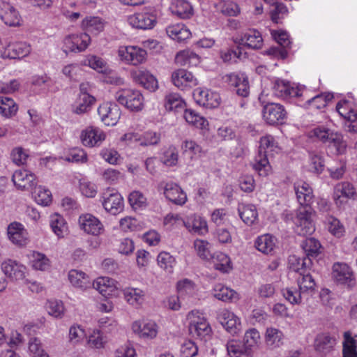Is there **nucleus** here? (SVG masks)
Masks as SVG:
<instances>
[{"mask_svg":"<svg viewBox=\"0 0 357 357\" xmlns=\"http://www.w3.org/2000/svg\"><path fill=\"white\" fill-rule=\"evenodd\" d=\"M198 353V347L191 340L185 341L181 347L180 354L182 357H194Z\"/></svg>","mask_w":357,"mask_h":357,"instance_id":"64","label":"nucleus"},{"mask_svg":"<svg viewBox=\"0 0 357 357\" xmlns=\"http://www.w3.org/2000/svg\"><path fill=\"white\" fill-rule=\"evenodd\" d=\"M8 236L13 243L20 246L26 245L28 240L26 230L22 224L15 222L8 225Z\"/></svg>","mask_w":357,"mask_h":357,"instance_id":"21","label":"nucleus"},{"mask_svg":"<svg viewBox=\"0 0 357 357\" xmlns=\"http://www.w3.org/2000/svg\"><path fill=\"white\" fill-rule=\"evenodd\" d=\"M244 39H245V47L257 50L263 45V39L261 33L255 29H250L244 33Z\"/></svg>","mask_w":357,"mask_h":357,"instance_id":"47","label":"nucleus"},{"mask_svg":"<svg viewBox=\"0 0 357 357\" xmlns=\"http://www.w3.org/2000/svg\"><path fill=\"white\" fill-rule=\"evenodd\" d=\"M177 291L182 299L185 296H191L195 293L194 283L188 279H183L178 282Z\"/></svg>","mask_w":357,"mask_h":357,"instance_id":"58","label":"nucleus"},{"mask_svg":"<svg viewBox=\"0 0 357 357\" xmlns=\"http://www.w3.org/2000/svg\"><path fill=\"white\" fill-rule=\"evenodd\" d=\"M210 243L204 240L197 239L194 242V248L197 255L202 259L209 261L211 257Z\"/></svg>","mask_w":357,"mask_h":357,"instance_id":"57","label":"nucleus"},{"mask_svg":"<svg viewBox=\"0 0 357 357\" xmlns=\"http://www.w3.org/2000/svg\"><path fill=\"white\" fill-rule=\"evenodd\" d=\"M89 66L100 73H107L108 72V66L107 63L100 57L96 56H91L87 59Z\"/></svg>","mask_w":357,"mask_h":357,"instance_id":"62","label":"nucleus"},{"mask_svg":"<svg viewBox=\"0 0 357 357\" xmlns=\"http://www.w3.org/2000/svg\"><path fill=\"white\" fill-rule=\"evenodd\" d=\"M18 107L14 100L8 97L0 96V114L7 118L15 116Z\"/></svg>","mask_w":357,"mask_h":357,"instance_id":"50","label":"nucleus"},{"mask_svg":"<svg viewBox=\"0 0 357 357\" xmlns=\"http://www.w3.org/2000/svg\"><path fill=\"white\" fill-rule=\"evenodd\" d=\"M98 114L105 125L112 126L118 123L121 112L119 107L116 103L107 102L99 106Z\"/></svg>","mask_w":357,"mask_h":357,"instance_id":"9","label":"nucleus"},{"mask_svg":"<svg viewBox=\"0 0 357 357\" xmlns=\"http://www.w3.org/2000/svg\"><path fill=\"white\" fill-rule=\"evenodd\" d=\"M209 260L213 267L222 273H228L231 269L230 259L225 253L220 252H215L211 255Z\"/></svg>","mask_w":357,"mask_h":357,"instance_id":"32","label":"nucleus"},{"mask_svg":"<svg viewBox=\"0 0 357 357\" xmlns=\"http://www.w3.org/2000/svg\"><path fill=\"white\" fill-rule=\"evenodd\" d=\"M343 357H357V335L351 337L350 332L344 333Z\"/></svg>","mask_w":357,"mask_h":357,"instance_id":"41","label":"nucleus"},{"mask_svg":"<svg viewBox=\"0 0 357 357\" xmlns=\"http://www.w3.org/2000/svg\"><path fill=\"white\" fill-rule=\"evenodd\" d=\"M333 98V96L331 93L319 94L308 100L307 102L312 107L320 109L324 108L326 106L328 101L331 100Z\"/></svg>","mask_w":357,"mask_h":357,"instance_id":"61","label":"nucleus"},{"mask_svg":"<svg viewBox=\"0 0 357 357\" xmlns=\"http://www.w3.org/2000/svg\"><path fill=\"white\" fill-rule=\"evenodd\" d=\"M324 224L327 227L328 231L337 238H341L345 233L344 225L340 221L332 215H327L324 220Z\"/></svg>","mask_w":357,"mask_h":357,"instance_id":"44","label":"nucleus"},{"mask_svg":"<svg viewBox=\"0 0 357 357\" xmlns=\"http://www.w3.org/2000/svg\"><path fill=\"white\" fill-rule=\"evenodd\" d=\"M217 319L228 333L235 335L240 331L239 319L228 310H220L218 314Z\"/></svg>","mask_w":357,"mask_h":357,"instance_id":"14","label":"nucleus"},{"mask_svg":"<svg viewBox=\"0 0 357 357\" xmlns=\"http://www.w3.org/2000/svg\"><path fill=\"white\" fill-rule=\"evenodd\" d=\"M283 334L275 328H268L266 331L265 342L271 349L280 347L282 344Z\"/></svg>","mask_w":357,"mask_h":357,"instance_id":"38","label":"nucleus"},{"mask_svg":"<svg viewBox=\"0 0 357 357\" xmlns=\"http://www.w3.org/2000/svg\"><path fill=\"white\" fill-rule=\"evenodd\" d=\"M213 296L222 301H233L238 299L237 292L220 284L215 285L214 287Z\"/></svg>","mask_w":357,"mask_h":357,"instance_id":"43","label":"nucleus"},{"mask_svg":"<svg viewBox=\"0 0 357 357\" xmlns=\"http://www.w3.org/2000/svg\"><path fill=\"white\" fill-rule=\"evenodd\" d=\"M259 340L260 335L258 331L255 328H251L245 333L243 342L250 352L251 349L257 346Z\"/></svg>","mask_w":357,"mask_h":357,"instance_id":"60","label":"nucleus"},{"mask_svg":"<svg viewBox=\"0 0 357 357\" xmlns=\"http://www.w3.org/2000/svg\"><path fill=\"white\" fill-rule=\"evenodd\" d=\"M166 33L169 38L178 42H182L190 38L191 33L183 24L169 25L166 28Z\"/></svg>","mask_w":357,"mask_h":357,"instance_id":"31","label":"nucleus"},{"mask_svg":"<svg viewBox=\"0 0 357 357\" xmlns=\"http://www.w3.org/2000/svg\"><path fill=\"white\" fill-rule=\"evenodd\" d=\"M115 98L120 104L132 112H139L144 107V97L138 90L131 89L119 90L116 92Z\"/></svg>","mask_w":357,"mask_h":357,"instance_id":"4","label":"nucleus"},{"mask_svg":"<svg viewBox=\"0 0 357 357\" xmlns=\"http://www.w3.org/2000/svg\"><path fill=\"white\" fill-rule=\"evenodd\" d=\"M262 116L268 124L275 126L284 123L287 112L283 105L279 103L268 102L263 107Z\"/></svg>","mask_w":357,"mask_h":357,"instance_id":"7","label":"nucleus"},{"mask_svg":"<svg viewBox=\"0 0 357 357\" xmlns=\"http://www.w3.org/2000/svg\"><path fill=\"white\" fill-rule=\"evenodd\" d=\"M178 151L176 147L173 146H170L166 150H165L160 158L161 162L168 167L176 165L178 162Z\"/></svg>","mask_w":357,"mask_h":357,"instance_id":"56","label":"nucleus"},{"mask_svg":"<svg viewBox=\"0 0 357 357\" xmlns=\"http://www.w3.org/2000/svg\"><path fill=\"white\" fill-rule=\"evenodd\" d=\"M309 167L310 171L320 174H321L325 167V162L323 155L317 152L309 153Z\"/></svg>","mask_w":357,"mask_h":357,"instance_id":"52","label":"nucleus"},{"mask_svg":"<svg viewBox=\"0 0 357 357\" xmlns=\"http://www.w3.org/2000/svg\"><path fill=\"white\" fill-rule=\"evenodd\" d=\"M132 331L144 339H153L158 333V326L153 321H147L141 324L135 321L132 326Z\"/></svg>","mask_w":357,"mask_h":357,"instance_id":"26","label":"nucleus"},{"mask_svg":"<svg viewBox=\"0 0 357 357\" xmlns=\"http://www.w3.org/2000/svg\"><path fill=\"white\" fill-rule=\"evenodd\" d=\"M91 286L105 297L115 294L117 289L116 281L108 277L97 278L91 283Z\"/></svg>","mask_w":357,"mask_h":357,"instance_id":"23","label":"nucleus"},{"mask_svg":"<svg viewBox=\"0 0 357 357\" xmlns=\"http://www.w3.org/2000/svg\"><path fill=\"white\" fill-rule=\"evenodd\" d=\"M175 61L181 66H196L199 63V57L193 52L185 50L176 55Z\"/></svg>","mask_w":357,"mask_h":357,"instance_id":"49","label":"nucleus"},{"mask_svg":"<svg viewBox=\"0 0 357 357\" xmlns=\"http://www.w3.org/2000/svg\"><path fill=\"white\" fill-rule=\"evenodd\" d=\"M80 227L87 234L99 235L104 231L101 222L91 214L82 215L79 218Z\"/></svg>","mask_w":357,"mask_h":357,"instance_id":"17","label":"nucleus"},{"mask_svg":"<svg viewBox=\"0 0 357 357\" xmlns=\"http://www.w3.org/2000/svg\"><path fill=\"white\" fill-rule=\"evenodd\" d=\"M128 22L136 29H151L155 26L157 17L153 13H135L129 17Z\"/></svg>","mask_w":357,"mask_h":357,"instance_id":"13","label":"nucleus"},{"mask_svg":"<svg viewBox=\"0 0 357 357\" xmlns=\"http://www.w3.org/2000/svg\"><path fill=\"white\" fill-rule=\"evenodd\" d=\"M82 28L88 33L97 35L102 31L105 23L98 17H86L82 23Z\"/></svg>","mask_w":357,"mask_h":357,"instance_id":"37","label":"nucleus"},{"mask_svg":"<svg viewBox=\"0 0 357 357\" xmlns=\"http://www.w3.org/2000/svg\"><path fill=\"white\" fill-rule=\"evenodd\" d=\"M172 13L182 19L190 18L193 13L190 3L186 0H176L172 7Z\"/></svg>","mask_w":357,"mask_h":357,"instance_id":"42","label":"nucleus"},{"mask_svg":"<svg viewBox=\"0 0 357 357\" xmlns=\"http://www.w3.org/2000/svg\"><path fill=\"white\" fill-rule=\"evenodd\" d=\"M101 202L105 211L116 215L123 209V199L114 188H107L101 194Z\"/></svg>","mask_w":357,"mask_h":357,"instance_id":"6","label":"nucleus"},{"mask_svg":"<svg viewBox=\"0 0 357 357\" xmlns=\"http://www.w3.org/2000/svg\"><path fill=\"white\" fill-rule=\"evenodd\" d=\"M283 296L291 304L299 305L301 303L303 294L300 290L293 289L292 288H287L282 290Z\"/></svg>","mask_w":357,"mask_h":357,"instance_id":"63","label":"nucleus"},{"mask_svg":"<svg viewBox=\"0 0 357 357\" xmlns=\"http://www.w3.org/2000/svg\"><path fill=\"white\" fill-rule=\"evenodd\" d=\"M280 149L275 138L271 135H266L260 139L259 153L255 157L252 164L253 169L260 176H265L270 170L268 157L273 156L274 153H278Z\"/></svg>","mask_w":357,"mask_h":357,"instance_id":"1","label":"nucleus"},{"mask_svg":"<svg viewBox=\"0 0 357 357\" xmlns=\"http://www.w3.org/2000/svg\"><path fill=\"white\" fill-rule=\"evenodd\" d=\"M312 259L305 257H298L296 255H291L289 257V268L301 275V272H307L311 266Z\"/></svg>","mask_w":357,"mask_h":357,"instance_id":"36","label":"nucleus"},{"mask_svg":"<svg viewBox=\"0 0 357 357\" xmlns=\"http://www.w3.org/2000/svg\"><path fill=\"white\" fill-rule=\"evenodd\" d=\"M255 247L264 254H271L275 247V239L270 234L262 235L255 241Z\"/></svg>","mask_w":357,"mask_h":357,"instance_id":"39","label":"nucleus"},{"mask_svg":"<svg viewBox=\"0 0 357 357\" xmlns=\"http://www.w3.org/2000/svg\"><path fill=\"white\" fill-rule=\"evenodd\" d=\"M3 273L11 280H19L24 277L25 266L12 259H7L1 264Z\"/></svg>","mask_w":357,"mask_h":357,"instance_id":"22","label":"nucleus"},{"mask_svg":"<svg viewBox=\"0 0 357 357\" xmlns=\"http://www.w3.org/2000/svg\"><path fill=\"white\" fill-rule=\"evenodd\" d=\"M296 198L300 205L310 204L314 195L312 188L304 181L298 182L294 185Z\"/></svg>","mask_w":357,"mask_h":357,"instance_id":"28","label":"nucleus"},{"mask_svg":"<svg viewBox=\"0 0 357 357\" xmlns=\"http://www.w3.org/2000/svg\"><path fill=\"white\" fill-rule=\"evenodd\" d=\"M31 52V47L25 42L10 43L2 52L4 58L12 59H21L26 56Z\"/></svg>","mask_w":357,"mask_h":357,"instance_id":"15","label":"nucleus"},{"mask_svg":"<svg viewBox=\"0 0 357 357\" xmlns=\"http://www.w3.org/2000/svg\"><path fill=\"white\" fill-rule=\"evenodd\" d=\"M50 227L53 232L59 238L63 237L66 231V225L63 218L59 214L50 217Z\"/></svg>","mask_w":357,"mask_h":357,"instance_id":"53","label":"nucleus"},{"mask_svg":"<svg viewBox=\"0 0 357 357\" xmlns=\"http://www.w3.org/2000/svg\"><path fill=\"white\" fill-rule=\"evenodd\" d=\"M96 102V98L88 93H80L73 105V112L82 115L89 112Z\"/></svg>","mask_w":357,"mask_h":357,"instance_id":"24","label":"nucleus"},{"mask_svg":"<svg viewBox=\"0 0 357 357\" xmlns=\"http://www.w3.org/2000/svg\"><path fill=\"white\" fill-rule=\"evenodd\" d=\"M183 117L189 124L199 128H203L207 122L204 117L191 109H184Z\"/></svg>","mask_w":357,"mask_h":357,"instance_id":"55","label":"nucleus"},{"mask_svg":"<svg viewBox=\"0 0 357 357\" xmlns=\"http://www.w3.org/2000/svg\"><path fill=\"white\" fill-rule=\"evenodd\" d=\"M310 137H315L324 144H328L335 149V154L342 155L345 153L347 143L343 139V136L334 130L325 126H317L310 132Z\"/></svg>","mask_w":357,"mask_h":357,"instance_id":"2","label":"nucleus"},{"mask_svg":"<svg viewBox=\"0 0 357 357\" xmlns=\"http://www.w3.org/2000/svg\"><path fill=\"white\" fill-rule=\"evenodd\" d=\"M90 41L91 38L87 33L69 35L63 40L64 51L81 52L87 48Z\"/></svg>","mask_w":357,"mask_h":357,"instance_id":"10","label":"nucleus"},{"mask_svg":"<svg viewBox=\"0 0 357 357\" xmlns=\"http://www.w3.org/2000/svg\"><path fill=\"white\" fill-rule=\"evenodd\" d=\"M182 221L185 227L191 232L202 235L208 231L206 222L200 216L192 215L188 217L186 221Z\"/></svg>","mask_w":357,"mask_h":357,"instance_id":"30","label":"nucleus"},{"mask_svg":"<svg viewBox=\"0 0 357 357\" xmlns=\"http://www.w3.org/2000/svg\"><path fill=\"white\" fill-rule=\"evenodd\" d=\"M188 319L189 333L192 337L203 340L211 335L212 330L208 322L198 312L192 311L188 314Z\"/></svg>","mask_w":357,"mask_h":357,"instance_id":"5","label":"nucleus"},{"mask_svg":"<svg viewBox=\"0 0 357 357\" xmlns=\"http://www.w3.org/2000/svg\"><path fill=\"white\" fill-rule=\"evenodd\" d=\"M164 195L171 202L176 205H183L187 201L186 194L175 183H167L164 186Z\"/></svg>","mask_w":357,"mask_h":357,"instance_id":"19","label":"nucleus"},{"mask_svg":"<svg viewBox=\"0 0 357 357\" xmlns=\"http://www.w3.org/2000/svg\"><path fill=\"white\" fill-rule=\"evenodd\" d=\"M226 348L230 357H243L250 354L244 343L238 340H229L227 342Z\"/></svg>","mask_w":357,"mask_h":357,"instance_id":"33","label":"nucleus"},{"mask_svg":"<svg viewBox=\"0 0 357 357\" xmlns=\"http://www.w3.org/2000/svg\"><path fill=\"white\" fill-rule=\"evenodd\" d=\"M355 195L353 185L348 182L338 183L334 188L333 198L337 204L343 203L344 199L354 198Z\"/></svg>","mask_w":357,"mask_h":357,"instance_id":"27","label":"nucleus"},{"mask_svg":"<svg viewBox=\"0 0 357 357\" xmlns=\"http://www.w3.org/2000/svg\"><path fill=\"white\" fill-rule=\"evenodd\" d=\"M0 17L6 25L10 26L20 25L21 17L18 11L8 3L2 2L0 4Z\"/></svg>","mask_w":357,"mask_h":357,"instance_id":"18","label":"nucleus"},{"mask_svg":"<svg viewBox=\"0 0 357 357\" xmlns=\"http://www.w3.org/2000/svg\"><path fill=\"white\" fill-rule=\"evenodd\" d=\"M160 133L153 131H147L141 137H138L137 135L134 133H127L123 135L122 139L131 142L139 141L141 146H147L157 145L160 142Z\"/></svg>","mask_w":357,"mask_h":357,"instance_id":"20","label":"nucleus"},{"mask_svg":"<svg viewBox=\"0 0 357 357\" xmlns=\"http://www.w3.org/2000/svg\"><path fill=\"white\" fill-rule=\"evenodd\" d=\"M164 105L167 110L178 112L185 109V103L178 93H170L165 96Z\"/></svg>","mask_w":357,"mask_h":357,"instance_id":"35","label":"nucleus"},{"mask_svg":"<svg viewBox=\"0 0 357 357\" xmlns=\"http://www.w3.org/2000/svg\"><path fill=\"white\" fill-rule=\"evenodd\" d=\"M314 211L310 204H303L296 211V215L294 218V222L296 226V232L299 235L311 234L315 230L312 220Z\"/></svg>","mask_w":357,"mask_h":357,"instance_id":"3","label":"nucleus"},{"mask_svg":"<svg viewBox=\"0 0 357 357\" xmlns=\"http://www.w3.org/2000/svg\"><path fill=\"white\" fill-rule=\"evenodd\" d=\"M238 211L241 220L247 225H252L258 217L256 206L252 204H240Z\"/></svg>","mask_w":357,"mask_h":357,"instance_id":"34","label":"nucleus"},{"mask_svg":"<svg viewBox=\"0 0 357 357\" xmlns=\"http://www.w3.org/2000/svg\"><path fill=\"white\" fill-rule=\"evenodd\" d=\"M135 82L150 91H155L158 87L156 78L146 70H137L133 73Z\"/></svg>","mask_w":357,"mask_h":357,"instance_id":"25","label":"nucleus"},{"mask_svg":"<svg viewBox=\"0 0 357 357\" xmlns=\"http://www.w3.org/2000/svg\"><path fill=\"white\" fill-rule=\"evenodd\" d=\"M31 263L36 270L45 271L50 267V260L45 255L33 252L31 255Z\"/></svg>","mask_w":357,"mask_h":357,"instance_id":"54","label":"nucleus"},{"mask_svg":"<svg viewBox=\"0 0 357 357\" xmlns=\"http://www.w3.org/2000/svg\"><path fill=\"white\" fill-rule=\"evenodd\" d=\"M68 280L73 286L82 290L91 287L92 282L89 277L81 271L70 270L68 273Z\"/></svg>","mask_w":357,"mask_h":357,"instance_id":"29","label":"nucleus"},{"mask_svg":"<svg viewBox=\"0 0 357 357\" xmlns=\"http://www.w3.org/2000/svg\"><path fill=\"white\" fill-rule=\"evenodd\" d=\"M158 266L168 273H173L176 261L175 258L167 252H161L157 257Z\"/></svg>","mask_w":357,"mask_h":357,"instance_id":"51","label":"nucleus"},{"mask_svg":"<svg viewBox=\"0 0 357 357\" xmlns=\"http://www.w3.org/2000/svg\"><path fill=\"white\" fill-rule=\"evenodd\" d=\"M333 278L340 284L351 289L356 284L351 268L344 263H335L333 266Z\"/></svg>","mask_w":357,"mask_h":357,"instance_id":"8","label":"nucleus"},{"mask_svg":"<svg viewBox=\"0 0 357 357\" xmlns=\"http://www.w3.org/2000/svg\"><path fill=\"white\" fill-rule=\"evenodd\" d=\"M335 343V338L328 334H321L316 338L315 349L317 351L326 354L332 349Z\"/></svg>","mask_w":357,"mask_h":357,"instance_id":"40","label":"nucleus"},{"mask_svg":"<svg viewBox=\"0 0 357 357\" xmlns=\"http://www.w3.org/2000/svg\"><path fill=\"white\" fill-rule=\"evenodd\" d=\"M36 202L40 205L47 206L52 202V195L49 190L39 186L33 192Z\"/></svg>","mask_w":357,"mask_h":357,"instance_id":"59","label":"nucleus"},{"mask_svg":"<svg viewBox=\"0 0 357 357\" xmlns=\"http://www.w3.org/2000/svg\"><path fill=\"white\" fill-rule=\"evenodd\" d=\"M172 80L174 86L181 90L192 88L198 84L197 79L192 73L185 69H178L173 72Z\"/></svg>","mask_w":357,"mask_h":357,"instance_id":"12","label":"nucleus"},{"mask_svg":"<svg viewBox=\"0 0 357 357\" xmlns=\"http://www.w3.org/2000/svg\"><path fill=\"white\" fill-rule=\"evenodd\" d=\"M297 283L303 294H308L314 290L315 282L309 271L301 272V275L297 278Z\"/></svg>","mask_w":357,"mask_h":357,"instance_id":"45","label":"nucleus"},{"mask_svg":"<svg viewBox=\"0 0 357 357\" xmlns=\"http://www.w3.org/2000/svg\"><path fill=\"white\" fill-rule=\"evenodd\" d=\"M302 248L307 258L312 259L320 253L321 245L319 241L314 238H308L302 243Z\"/></svg>","mask_w":357,"mask_h":357,"instance_id":"48","label":"nucleus"},{"mask_svg":"<svg viewBox=\"0 0 357 357\" xmlns=\"http://www.w3.org/2000/svg\"><path fill=\"white\" fill-rule=\"evenodd\" d=\"M105 132L98 127L88 126L80 134V140L84 146H99L105 139Z\"/></svg>","mask_w":357,"mask_h":357,"instance_id":"11","label":"nucleus"},{"mask_svg":"<svg viewBox=\"0 0 357 357\" xmlns=\"http://www.w3.org/2000/svg\"><path fill=\"white\" fill-rule=\"evenodd\" d=\"M12 181L20 190H31L36 185V176L26 169H19L13 174Z\"/></svg>","mask_w":357,"mask_h":357,"instance_id":"16","label":"nucleus"},{"mask_svg":"<svg viewBox=\"0 0 357 357\" xmlns=\"http://www.w3.org/2000/svg\"><path fill=\"white\" fill-rule=\"evenodd\" d=\"M124 298L132 305H138L143 303L145 294L139 288L127 287L123 290Z\"/></svg>","mask_w":357,"mask_h":357,"instance_id":"46","label":"nucleus"}]
</instances>
